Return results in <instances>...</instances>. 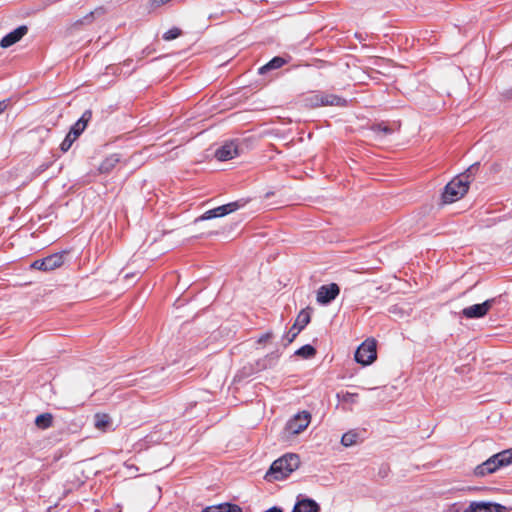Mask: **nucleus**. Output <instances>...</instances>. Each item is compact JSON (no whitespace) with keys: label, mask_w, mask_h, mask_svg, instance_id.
<instances>
[{"label":"nucleus","mask_w":512,"mask_h":512,"mask_svg":"<svg viewBox=\"0 0 512 512\" xmlns=\"http://www.w3.org/2000/svg\"><path fill=\"white\" fill-rule=\"evenodd\" d=\"M478 167L479 163L472 164L465 173L456 176L446 184L441 195L443 204H451L464 197L468 192L471 177Z\"/></svg>","instance_id":"1"},{"label":"nucleus","mask_w":512,"mask_h":512,"mask_svg":"<svg viewBox=\"0 0 512 512\" xmlns=\"http://www.w3.org/2000/svg\"><path fill=\"white\" fill-rule=\"evenodd\" d=\"M300 465V458L297 454L288 453L275 460L264 478L268 482L280 481L287 478Z\"/></svg>","instance_id":"2"},{"label":"nucleus","mask_w":512,"mask_h":512,"mask_svg":"<svg viewBox=\"0 0 512 512\" xmlns=\"http://www.w3.org/2000/svg\"><path fill=\"white\" fill-rule=\"evenodd\" d=\"M510 464H512V448L492 455L474 469V474L478 477H484Z\"/></svg>","instance_id":"3"},{"label":"nucleus","mask_w":512,"mask_h":512,"mask_svg":"<svg viewBox=\"0 0 512 512\" xmlns=\"http://www.w3.org/2000/svg\"><path fill=\"white\" fill-rule=\"evenodd\" d=\"M377 357L376 341L374 339L365 340L355 351L354 359L357 363L367 366Z\"/></svg>","instance_id":"4"},{"label":"nucleus","mask_w":512,"mask_h":512,"mask_svg":"<svg viewBox=\"0 0 512 512\" xmlns=\"http://www.w3.org/2000/svg\"><path fill=\"white\" fill-rule=\"evenodd\" d=\"M245 203H246L245 201L239 200V201L230 202V203L218 206L216 208L210 209V210L206 211L204 214H202L201 216H199L198 218H196L195 222L205 221V220H210V219L217 218V217L226 216V215L238 210L239 208L243 207L245 205Z\"/></svg>","instance_id":"5"},{"label":"nucleus","mask_w":512,"mask_h":512,"mask_svg":"<svg viewBox=\"0 0 512 512\" xmlns=\"http://www.w3.org/2000/svg\"><path fill=\"white\" fill-rule=\"evenodd\" d=\"M66 252H57L51 254L43 259H37L31 264L32 269L48 272L61 267L64 263V257Z\"/></svg>","instance_id":"6"},{"label":"nucleus","mask_w":512,"mask_h":512,"mask_svg":"<svg viewBox=\"0 0 512 512\" xmlns=\"http://www.w3.org/2000/svg\"><path fill=\"white\" fill-rule=\"evenodd\" d=\"M497 302V298H490L480 304H474L465 307L461 311V316L466 319H478L484 317L493 305Z\"/></svg>","instance_id":"7"},{"label":"nucleus","mask_w":512,"mask_h":512,"mask_svg":"<svg viewBox=\"0 0 512 512\" xmlns=\"http://www.w3.org/2000/svg\"><path fill=\"white\" fill-rule=\"evenodd\" d=\"M310 421V413L307 411H302L297 413L286 423L285 429L289 434L297 435L308 427Z\"/></svg>","instance_id":"8"},{"label":"nucleus","mask_w":512,"mask_h":512,"mask_svg":"<svg viewBox=\"0 0 512 512\" xmlns=\"http://www.w3.org/2000/svg\"><path fill=\"white\" fill-rule=\"evenodd\" d=\"M309 322L310 314L307 311L302 310L298 314L293 326L290 328L288 333L283 338L284 346L286 347L290 343H292L294 339L297 337V335L308 325Z\"/></svg>","instance_id":"9"},{"label":"nucleus","mask_w":512,"mask_h":512,"mask_svg":"<svg viewBox=\"0 0 512 512\" xmlns=\"http://www.w3.org/2000/svg\"><path fill=\"white\" fill-rule=\"evenodd\" d=\"M340 287L336 283L322 285L317 291L316 300L320 305H328L337 298Z\"/></svg>","instance_id":"10"},{"label":"nucleus","mask_w":512,"mask_h":512,"mask_svg":"<svg viewBox=\"0 0 512 512\" xmlns=\"http://www.w3.org/2000/svg\"><path fill=\"white\" fill-rule=\"evenodd\" d=\"M507 508L499 503L472 501L463 512H504Z\"/></svg>","instance_id":"11"},{"label":"nucleus","mask_w":512,"mask_h":512,"mask_svg":"<svg viewBox=\"0 0 512 512\" xmlns=\"http://www.w3.org/2000/svg\"><path fill=\"white\" fill-rule=\"evenodd\" d=\"M28 32V28L26 25H21L14 29L13 31L6 34L0 41V46L2 48H8L18 41L22 39L23 36H25Z\"/></svg>","instance_id":"12"},{"label":"nucleus","mask_w":512,"mask_h":512,"mask_svg":"<svg viewBox=\"0 0 512 512\" xmlns=\"http://www.w3.org/2000/svg\"><path fill=\"white\" fill-rule=\"evenodd\" d=\"M238 155V146L235 142H226L215 151V157L219 161H227Z\"/></svg>","instance_id":"13"},{"label":"nucleus","mask_w":512,"mask_h":512,"mask_svg":"<svg viewBox=\"0 0 512 512\" xmlns=\"http://www.w3.org/2000/svg\"><path fill=\"white\" fill-rule=\"evenodd\" d=\"M319 504L311 498L298 497L296 504L293 507L292 512H319Z\"/></svg>","instance_id":"14"},{"label":"nucleus","mask_w":512,"mask_h":512,"mask_svg":"<svg viewBox=\"0 0 512 512\" xmlns=\"http://www.w3.org/2000/svg\"><path fill=\"white\" fill-rule=\"evenodd\" d=\"M280 355L281 353L278 350H276L267 354L263 358L257 360L256 371H262L273 368L277 364Z\"/></svg>","instance_id":"15"},{"label":"nucleus","mask_w":512,"mask_h":512,"mask_svg":"<svg viewBox=\"0 0 512 512\" xmlns=\"http://www.w3.org/2000/svg\"><path fill=\"white\" fill-rule=\"evenodd\" d=\"M92 118V111L86 110L81 115V117L77 120V122L70 128L71 134L79 137L85 128L87 127V124L90 122Z\"/></svg>","instance_id":"16"},{"label":"nucleus","mask_w":512,"mask_h":512,"mask_svg":"<svg viewBox=\"0 0 512 512\" xmlns=\"http://www.w3.org/2000/svg\"><path fill=\"white\" fill-rule=\"evenodd\" d=\"M202 512H242L237 504L225 502L218 505H212L204 508Z\"/></svg>","instance_id":"17"},{"label":"nucleus","mask_w":512,"mask_h":512,"mask_svg":"<svg viewBox=\"0 0 512 512\" xmlns=\"http://www.w3.org/2000/svg\"><path fill=\"white\" fill-rule=\"evenodd\" d=\"M322 106H339L344 107L347 100L334 94L321 93Z\"/></svg>","instance_id":"18"},{"label":"nucleus","mask_w":512,"mask_h":512,"mask_svg":"<svg viewBox=\"0 0 512 512\" xmlns=\"http://www.w3.org/2000/svg\"><path fill=\"white\" fill-rule=\"evenodd\" d=\"M286 63H287L286 59H284L283 57H280V56H276V57L272 58L268 63L261 66L258 70V73L263 75V74L267 73L268 71L281 68Z\"/></svg>","instance_id":"19"},{"label":"nucleus","mask_w":512,"mask_h":512,"mask_svg":"<svg viewBox=\"0 0 512 512\" xmlns=\"http://www.w3.org/2000/svg\"><path fill=\"white\" fill-rule=\"evenodd\" d=\"M121 160V156L117 153L111 154L106 157L100 164L99 170L101 173H109Z\"/></svg>","instance_id":"20"},{"label":"nucleus","mask_w":512,"mask_h":512,"mask_svg":"<svg viewBox=\"0 0 512 512\" xmlns=\"http://www.w3.org/2000/svg\"><path fill=\"white\" fill-rule=\"evenodd\" d=\"M111 425L110 417L107 414L97 413L94 416V426L98 430L106 431V429Z\"/></svg>","instance_id":"21"},{"label":"nucleus","mask_w":512,"mask_h":512,"mask_svg":"<svg viewBox=\"0 0 512 512\" xmlns=\"http://www.w3.org/2000/svg\"><path fill=\"white\" fill-rule=\"evenodd\" d=\"M53 416L50 413H43L36 417L35 424L40 429H47L52 426Z\"/></svg>","instance_id":"22"},{"label":"nucleus","mask_w":512,"mask_h":512,"mask_svg":"<svg viewBox=\"0 0 512 512\" xmlns=\"http://www.w3.org/2000/svg\"><path fill=\"white\" fill-rule=\"evenodd\" d=\"M359 434L355 431H348L343 434L341 438V444L345 447L355 445L358 441Z\"/></svg>","instance_id":"23"},{"label":"nucleus","mask_w":512,"mask_h":512,"mask_svg":"<svg viewBox=\"0 0 512 512\" xmlns=\"http://www.w3.org/2000/svg\"><path fill=\"white\" fill-rule=\"evenodd\" d=\"M315 354L316 349L310 344H306L295 351V355L302 357L304 359L312 358L315 356Z\"/></svg>","instance_id":"24"},{"label":"nucleus","mask_w":512,"mask_h":512,"mask_svg":"<svg viewBox=\"0 0 512 512\" xmlns=\"http://www.w3.org/2000/svg\"><path fill=\"white\" fill-rule=\"evenodd\" d=\"M77 138V136L71 134V131H69L64 140L62 141V143L60 144L61 151L67 152Z\"/></svg>","instance_id":"25"},{"label":"nucleus","mask_w":512,"mask_h":512,"mask_svg":"<svg viewBox=\"0 0 512 512\" xmlns=\"http://www.w3.org/2000/svg\"><path fill=\"white\" fill-rule=\"evenodd\" d=\"M321 100V93H317L306 97L305 102L308 106L315 108L322 106Z\"/></svg>","instance_id":"26"},{"label":"nucleus","mask_w":512,"mask_h":512,"mask_svg":"<svg viewBox=\"0 0 512 512\" xmlns=\"http://www.w3.org/2000/svg\"><path fill=\"white\" fill-rule=\"evenodd\" d=\"M337 397L339 399H341L343 402L345 403H355L357 401V398H358V394L357 393H351V392H345V393H337Z\"/></svg>","instance_id":"27"},{"label":"nucleus","mask_w":512,"mask_h":512,"mask_svg":"<svg viewBox=\"0 0 512 512\" xmlns=\"http://www.w3.org/2000/svg\"><path fill=\"white\" fill-rule=\"evenodd\" d=\"M180 35H181V30L177 27H173L163 34V39L165 41H171V40L176 39Z\"/></svg>","instance_id":"28"},{"label":"nucleus","mask_w":512,"mask_h":512,"mask_svg":"<svg viewBox=\"0 0 512 512\" xmlns=\"http://www.w3.org/2000/svg\"><path fill=\"white\" fill-rule=\"evenodd\" d=\"M372 130L376 133H382L383 135H388L392 133V129L384 124H376L372 127Z\"/></svg>","instance_id":"29"},{"label":"nucleus","mask_w":512,"mask_h":512,"mask_svg":"<svg viewBox=\"0 0 512 512\" xmlns=\"http://www.w3.org/2000/svg\"><path fill=\"white\" fill-rule=\"evenodd\" d=\"M271 337H272V333H270V332L265 333L262 336H260V338L258 339V342L259 343L267 342Z\"/></svg>","instance_id":"30"},{"label":"nucleus","mask_w":512,"mask_h":512,"mask_svg":"<svg viewBox=\"0 0 512 512\" xmlns=\"http://www.w3.org/2000/svg\"><path fill=\"white\" fill-rule=\"evenodd\" d=\"M8 102L7 100L0 101V114L5 111L7 108Z\"/></svg>","instance_id":"31"},{"label":"nucleus","mask_w":512,"mask_h":512,"mask_svg":"<svg viewBox=\"0 0 512 512\" xmlns=\"http://www.w3.org/2000/svg\"><path fill=\"white\" fill-rule=\"evenodd\" d=\"M264 512H283V510H282V508H280L278 506H273V507L267 509Z\"/></svg>","instance_id":"32"},{"label":"nucleus","mask_w":512,"mask_h":512,"mask_svg":"<svg viewBox=\"0 0 512 512\" xmlns=\"http://www.w3.org/2000/svg\"><path fill=\"white\" fill-rule=\"evenodd\" d=\"M93 14H94L93 12H90L88 15H86L84 17V21H87V22L91 21V19L93 18Z\"/></svg>","instance_id":"33"},{"label":"nucleus","mask_w":512,"mask_h":512,"mask_svg":"<svg viewBox=\"0 0 512 512\" xmlns=\"http://www.w3.org/2000/svg\"><path fill=\"white\" fill-rule=\"evenodd\" d=\"M356 37L360 40L362 39L361 35L356 34Z\"/></svg>","instance_id":"34"}]
</instances>
